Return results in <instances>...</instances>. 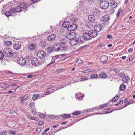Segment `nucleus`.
<instances>
[{
	"label": "nucleus",
	"instance_id": "35",
	"mask_svg": "<svg viewBox=\"0 0 135 135\" xmlns=\"http://www.w3.org/2000/svg\"><path fill=\"white\" fill-rule=\"evenodd\" d=\"M81 113V111H75L73 112L72 113V114L73 115H78L79 114H80Z\"/></svg>",
	"mask_w": 135,
	"mask_h": 135
},
{
	"label": "nucleus",
	"instance_id": "62",
	"mask_svg": "<svg viewBox=\"0 0 135 135\" xmlns=\"http://www.w3.org/2000/svg\"><path fill=\"white\" fill-rule=\"evenodd\" d=\"M41 130V129L40 128H37L36 130V131L38 132H39Z\"/></svg>",
	"mask_w": 135,
	"mask_h": 135
},
{
	"label": "nucleus",
	"instance_id": "61",
	"mask_svg": "<svg viewBox=\"0 0 135 135\" xmlns=\"http://www.w3.org/2000/svg\"><path fill=\"white\" fill-rule=\"evenodd\" d=\"M34 103L33 102H31L30 103L29 105L30 107H32Z\"/></svg>",
	"mask_w": 135,
	"mask_h": 135
},
{
	"label": "nucleus",
	"instance_id": "12",
	"mask_svg": "<svg viewBox=\"0 0 135 135\" xmlns=\"http://www.w3.org/2000/svg\"><path fill=\"white\" fill-rule=\"evenodd\" d=\"M107 56L105 55L103 56L100 58V60L103 64H104L108 60Z\"/></svg>",
	"mask_w": 135,
	"mask_h": 135
},
{
	"label": "nucleus",
	"instance_id": "9",
	"mask_svg": "<svg viewBox=\"0 0 135 135\" xmlns=\"http://www.w3.org/2000/svg\"><path fill=\"white\" fill-rule=\"evenodd\" d=\"M122 81L125 83H127L130 80V77L127 75L123 76L122 78Z\"/></svg>",
	"mask_w": 135,
	"mask_h": 135
},
{
	"label": "nucleus",
	"instance_id": "21",
	"mask_svg": "<svg viewBox=\"0 0 135 135\" xmlns=\"http://www.w3.org/2000/svg\"><path fill=\"white\" fill-rule=\"evenodd\" d=\"M78 42L76 39H73L70 41V43L71 46H73L77 44Z\"/></svg>",
	"mask_w": 135,
	"mask_h": 135
},
{
	"label": "nucleus",
	"instance_id": "64",
	"mask_svg": "<svg viewBox=\"0 0 135 135\" xmlns=\"http://www.w3.org/2000/svg\"><path fill=\"white\" fill-rule=\"evenodd\" d=\"M15 112V111L12 110H10L9 113L11 114H12L13 113Z\"/></svg>",
	"mask_w": 135,
	"mask_h": 135
},
{
	"label": "nucleus",
	"instance_id": "27",
	"mask_svg": "<svg viewBox=\"0 0 135 135\" xmlns=\"http://www.w3.org/2000/svg\"><path fill=\"white\" fill-rule=\"evenodd\" d=\"M10 12L11 15L15 14L16 12L15 8H11L10 9Z\"/></svg>",
	"mask_w": 135,
	"mask_h": 135
},
{
	"label": "nucleus",
	"instance_id": "55",
	"mask_svg": "<svg viewBox=\"0 0 135 135\" xmlns=\"http://www.w3.org/2000/svg\"><path fill=\"white\" fill-rule=\"evenodd\" d=\"M10 132L12 134H15V133L14 131H10Z\"/></svg>",
	"mask_w": 135,
	"mask_h": 135
},
{
	"label": "nucleus",
	"instance_id": "20",
	"mask_svg": "<svg viewBox=\"0 0 135 135\" xmlns=\"http://www.w3.org/2000/svg\"><path fill=\"white\" fill-rule=\"evenodd\" d=\"M94 29L96 32H99L101 29V26L99 25H96L94 27Z\"/></svg>",
	"mask_w": 135,
	"mask_h": 135
},
{
	"label": "nucleus",
	"instance_id": "26",
	"mask_svg": "<svg viewBox=\"0 0 135 135\" xmlns=\"http://www.w3.org/2000/svg\"><path fill=\"white\" fill-rule=\"evenodd\" d=\"M85 35H86V36L87 38H90L89 39V40L91 39L92 37H96L97 34H95L94 35H93V34H85Z\"/></svg>",
	"mask_w": 135,
	"mask_h": 135
},
{
	"label": "nucleus",
	"instance_id": "63",
	"mask_svg": "<svg viewBox=\"0 0 135 135\" xmlns=\"http://www.w3.org/2000/svg\"><path fill=\"white\" fill-rule=\"evenodd\" d=\"M67 123V122L66 121H64L62 122L61 123V124L62 125H65Z\"/></svg>",
	"mask_w": 135,
	"mask_h": 135
},
{
	"label": "nucleus",
	"instance_id": "33",
	"mask_svg": "<svg viewBox=\"0 0 135 135\" xmlns=\"http://www.w3.org/2000/svg\"><path fill=\"white\" fill-rule=\"evenodd\" d=\"M90 76L91 78H95L98 77V75L96 74H92L90 75Z\"/></svg>",
	"mask_w": 135,
	"mask_h": 135
},
{
	"label": "nucleus",
	"instance_id": "17",
	"mask_svg": "<svg viewBox=\"0 0 135 135\" xmlns=\"http://www.w3.org/2000/svg\"><path fill=\"white\" fill-rule=\"evenodd\" d=\"M56 37L55 34H50L48 37L47 39L49 41H50L54 40Z\"/></svg>",
	"mask_w": 135,
	"mask_h": 135
},
{
	"label": "nucleus",
	"instance_id": "34",
	"mask_svg": "<svg viewBox=\"0 0 135 135\" xmlns=\"http://www.w3.org/2000/svg\"><path fill=\"white\" fill-rule=\"evenodd\" d=\"M77 20V19L75 17H73L71 18V20L73 23V24H74V23H75Z\"/></svg>",
	"mask_w": 135,
	"mask_h": 135
},
{
	"label": "nucleus",
	"instance_id": "51",
	"mask_svg": "<svg viewBox=\"0 0 135 135\" xmlns=\"http://www.w3.org/2000/svg\"><path fill=\"white\" fill-rule=\"evenodd\" d=\"M49 128L45 129L42 133V134L43 135L44 134H45L46 132H47L48 131H49Z\"/></svg>",
	"mask_w": 135,
	"mask_h": 135
},
{
	"label": "nucleus",
	"instance_id": "2",
	"mask_svg": "<svg viewBox=\"0 0 135 135\" xmlns=\"http://www.w3.org/2000/svg\"><path fill=\"white\" fill-rule=\"evenodd\" d=\"M12 51L9 49H5L4 50L3 53L4 56L9 57L11 56Z\"/></svg>",
	"mask_w": 135,
	"mask_h": 135
},
{
	"label": "nucleus",
	"instance_id": "50",
	"mask_svg": "<svg viewBox=\"0 0 135 135\" xmlns=\"http://www.w3.org/2000/svg\"><path fill=\"white\" fill-rule=\"evenodd\" d=\"M93 70H84V71H83L81 72L83 73H85L86 72H89L90 71H93Z\"/></svg>",
	"mask_w": 135,
	"mask_h": 135
},
{
	"label": "nucleus",
	"instance_id": "13",
	"mask_svg": "<svg viewBox=\"0 0 135 135\" xmlns=\"http://www.w3.org/2000/svg\"><path fill=\"white\" fill-rule=\"evenodd\" d=\"M47 45L46 42L44 40H42L40 42L39 45L42 48H44Z\"/></svg>",
	"mask_w": 135,
	"mask_h": 135
},
{
	"label": "nucleus",
	"instance_id": "58",
	"mask_svg": "<svg viewBox=\"0 0 135 135\" xmlns=\"http://www.w3.org/2000/svg\"><path fill=\"white\" fill-rule=\"evenodd\" d=\"M133 51V49L132 48H130L128 50V52L129 53L132 52Z\"/></svg>",
	"mask_w": 135,
	"mask_h": 135
},
{
	"label": "nucleus",
	"instance_id": "5",
	"mask_svg": "<svg viewBox=\"0 0 135 135\" xmlns=\"http://www.w3.org/2000/svg\"><path fill=\"white\" fill-rule=\"evenodd\" d=\"M46 53L44 51L41 50L39 51L37 54V56L40 59H42L45 56Z\"/></svg>",
	"mask_w": 135,
	"mask_h": 135
},
{
	"label": "nucleus",
	"instance_id": "42",
	"mask_svg": "<svg viewBox=\"0 0 135 135\" xmlns=\"http://www.w3.org/2000/svg\"><path fill=\"white\" fill-rule=\"evenodd\" d=\"M66 40L64 38L61 39L60 41V42L62 44H64L66 43Z\"/></svg>",
	"mask_w": 135,
	"mask_h": 135
},
{
	"label": "nucleus",
	"instance_id": "53",
	"mask_svg": "<svg viewBox=\"0 0 135 135\" xmlns=\"http://www.w3.org/2000/svg\"><path fill=\"white\" fill-rule=\"evenodd\" d=\"M124 75V74L123 73H119V76L121 77H122Z\"/></svg>",
	"mask_w": 135,
	"mask_h": 135
},
{
	"label": "nucleus",
	"instance_id": "10",
	"mask_svg": "<svg viewBox=\"0 0 135 135\" xmlns=\"http://www.w3.org/2000/svg\"><path fill=\"white\" fill-rule=\"evenodd\" d=\"M67 85H65L64 86H62V87H60L59 88H56V90H55V89H54V90H53L52 91V90H49L48 91H47L46 92H45L44 93V94L45 95H47L50 94H51V93H53V92H54V91H55V90H57L59 89H60L62 88H63L64 86H66Z\"/></svg>",
	"mask_w": 135,
	"mask_h": 135
},
{
	"label": "nucleus",
	"instance_id": "56",
	"mask_svg": "<svg viewBox=\"0 0 135 135\" xmlns=\"http://www.w3.org/2000/svg\"><path fill=\"white\" fill-rule=\"evenodd\" d=\"M86 26L88 28H91L92 27V26L91 24H90V25H86Z\"/></svg>",
	"mask_w": 135,
	"mask_h": 135
},
{
	"label": "nucleus",
	"instance_id": "8",
	"mask_svg": "<svg viewBox=\"0 0 135 135\" xmlns=\"http://www.w3.org/2000/svg\"><path fill=\"white\" fill-rule=\"evenodd\" d=\"M84 34H83L84 35ZM86 36L83 35V36H80L78 38V41L79 42H83L85 40H89L90 38H87Z\"/></svg>",
	"mask_w": 135,
	"mask_h": 135
},
{
	"label": "nucleus",
	"instance_id": "29",
	"mask_svg": "<svg viewBox=\"0 0 135 135\" xmlns=\"http://www.w3.org/2000/svg\"><path fill=\"white\" fill-rule=\"evenodd\" d=\"M116 71L117 70L116 69L111 70L110 71V75H112L113 74L114 75L115 74L117 73Z\"/></svg>",
	"mask_w": 135,
	"mask_h": 135
},
{
	"label": "nucleus",
	"instance_id": "37",
	"mask_svg": "<svg viewBox=\"0 0 135 135\" xmlns=\"http://www.w3.org/2000/svg\"><path fill=\"white\" fill-rule=\"evenodd\" d=\"M118 99V97L117 95L115 96L111 100V101L112 102H115Z\"/></svg>",
	"mask_w": 135,
	"mask_h": 135
},
{
	"label": "nucleus",
	"instance_id": "11",
	"mask_svg": "<svg viewBox=\"0 0 135 135\" xmlns=\"http://www.w3.org/2000/svg\"><path fill=\"white\" fill-rule=\"evenodd\" d=\"M88 18L89 21L92 23L94 22L96 20L95 17L93 15H89Z\"/></svg>",
	"mask_w": 135,
	"mask_h": 135
},
{
	"label": "nucleus",
	"instance_id": "15",
	"mask_svg": "<svg viewBox=\"0 0 135 135\" xmlns=\"http://www.w3.org/2000/svg\"><path fill=\"white\" fill-rule=\"evenodd\" d=\"M66 36L68 39L72 40L76 37V34H67Z\"/></svg>",
	"mask_w": 135,
	"mask_h": 135
},
{
	"label": "nucleus",
	"instance_id": "4",
	"mask_svg": "<svg viewBox=\"0 0 135 135\" xmlns=\"http://www.w3.org/2000/svg\"><path fill=\"white\" fill-rule=\"evenodd\" d=\"M31 63L34 66H37L39 64V61L37 58L33 57L31 59Z\"/></svg>",
	"mask_w": 135,
	"mask_h": 135
},
{
	"label": "nucleus",
	"instance_id": "36",
	"mask_svg": "<svg viewBox=\"0 0 135 135\" xmlns=\"http://www.w3.org/2000/svg\"><path fill=\"white\" fill-rule=\"evenodd\" d=\"M39 97V95L38 94H35L33 96L32 99L33 100H35L37 99Z\"/></svg>",
	"mask_w": 135,
	"mask_h": 135
},
{
	"label": "nucleus",
	"instance_id": "47",
	"mask_svg": "<svg viewBox=\"0 0 135 135\" xmlns=\"http://www.w3.org/2000/svg\"><path fill=\"white\" fill-rule=\"evenodd\" d=\"M5 15L8 17L11 15V14L10 12H7L5 13Z\"/></svg>",
	"mask_w": 135,
	"mask_h": 135
},
{
	"label": "nucleus",
	"instance_id": "43",
	"mask_svg": "<svg viewBox=\"0 0 135 135\" xmlns=\"http://www.w3.org/2000/svg\"><path fill=\"white\" fill-rule=\"evenodd\" d=\"M38 116L42 118H44L45 117V115L42 113H40L38 115Z\"/></svg>",
	"mask_w": 135,
	"mask_h": 135
},
{
	"label": "nucleus",
	"instance_id": "38",
	"mask_svg": "<svg viewBox=\"0 0 135 135\" xmlns=\"http://www.w3.org/2000/svg\"><path fill=\"white\" fill-rule=\"evenodd\" d=\"M53 50L52 48L51 47H49L47 49V51L49 53H51Z\"/></svg>",
	"mask_w": 135,
	"mask_h": 135
},
{
	"label": "nucleus",
	"instance_id": "1",
	"mask_svg": "<svg viewBox=\"0 0 135 135\" xmlns=\"http://www.w3.org/2000/svg\"><path fill=\"white\" fill-rule=\"evenodd\" d=\"M27 6V5L25 3H23L20 5V6H17L15 8L16 12H20L22 10L24 9Z\"/></svg>",
	"mask_w": 135,
	"mask_h": 135
},
{
	"label": "nucleus",
	"instance_id": "60",
	"mask_svg": "<svg viewBox=\"0 0 135 135\" xmlns=\"http://www.w3.org/2000/svg\"><path fill=\"white\" fill-rule=\"evenodd\" d=\"M44 123L42 121H40L38 123V125H42Z\"/></svg>",
	"mask_w": 135,
	"mask_h": 135
},
{
	"label": "nucleus",
	"instance_id": "44",
	"mask_svg": "<svg viewBox=\"0 0 135 135\" xmlns=\"http://www.w3.org/2000/svg\"><path fill=\"white\" fill-rule=\"evenodd\" d=\"M76 62L78 63L79 64H82L83 63V61L82 60L80 59H78Z\"/></svg>",
	"mask_w": 135,
	"mask_h": 135
},
{
	"label": "nucleus",
	"instance_id": "41",
	"mask_svg": "<svg viewBox=\"0 0 135 135\" xmlns=\"http://www.w3.org/2000/svg\"><path fill=\"white\" fill-rule=\"evenodd\" d=\"M28 97V95H26L25 96L22 97L21 100V101L23 102V101L25 100L26 99H27Z\"/></svg>",
	"mask_w": 135,
	"mask_h": 135
},
{
	"label": "nucleus",
	"instance_id": "25",
	"mask_svg": "<svg viewBox=\"0 0 135 135\" xmlns=\"http://www.w3.org/2000/svg\"><path fill=\"white\" fill-rule=\"evenodd\" d=\"M92 13L94 15H99V11L98 9H95L93 10Z\"/></svg>",
	"mask_w": 135,
	"mask_h": 135
},
{
	"label": "nucleus",
	"instance_id": "32",
	"mask_svg": "<svg viewBox=\"0 0 135 135\" xmlns=\"http://www.w3.org/2000/svg\"><path fill=\"white\" fill-rule=\"evenodd\" d=\"M67 50L66 47L64 46H61L60 45V47L59 51H65Z\"/></svg>",
	"mask_w": 135,
	"mask_h": 135
},
{
	"label": "nucleus",
	"instance_id": "46",
	"mask_svg": "<svg viewBox=\"0 0 135 135\" xmlns=\"http://www.w3.org/2000/svg\"><path fill=\"white\" fill-rule=\"evenodd\" d=\"M2 87L6 89L7 88L9 87V86L8 84H7L3 85Z\"/></svg>",
	"mask_w": 135,
	"mask_h": 135
},
{
	"label": "nucleus",
	"instance_id": "14",
	"mask_svg": "<svg viewBox=\"0 0 135 135\" xmlns=\"http://www.w3.org/2000/svg\"><path fill=\"white\" fill-rule=\"evenodd\" d=\"M60 45L59 43H57L54 45V49L56 51H59Z\"/></svg>",
	"mask_w": 135,
	"mask_h": 135
},
{
	"label": "nucleus",
	"instance_id": "28",
	"mask_svg": "<svg viewBox=\"0 0 135 135\" xmlns=\"http://www.w3.org/2000/svg\"><path fill=\"white\" fill-rule=\"evenodd\" d=\"M110 3L111 4L112 7L113 8H115L117 6V3L114 1H111Z\"/></svg>",
	"mask_w": 135,
	"mask_h": 135
},
{
	"label": "nucleus",
	"instance_id": "48",
	"mask_svg": "<svg viewBox=\"0 0 135 135\" xmlns=\"http://www.w3.org/2000/svg\"><path fill=\"white\" fill-rule=\"evenodd\" d=\"M108 105V104L107 103L104 104H102L100 106V108H104L106 106H107Z\"/></svg>",
	"mask_w": 135,
	"mask_h": 135
},
{
	"label": "nucleus",
	"instance_id": "16",
	"mask_svg": "<svg viewBox=\"0 0 135 135\" xmlns=\"http://www.w3.org/2000/svg\"><path fill=\"white\" fill-rule=\"evenodd\" d=\"M28 48L31 50H34L36 48V45L34 44H31L28 46Z\"/></svg>",
	"mask_w": 135,
	"mask_h": 135
},
{
	"label": "nucleus",
	"instance_id": "6",
	"mask_svg": "<svg viewBox=\"0 0 135 135\" xmlns=\"http://www.w3.org/2000/svg\"><path fill=\"white\" fill-rule=\"evenodd\" d=\"M77 26L76 25L73 24L68 26V30L69 31H74L77 29Z\"/></svg>",
	"mask_w": 135,
	"mask_h": 135
},
{
	"label": "nucleus",
	"instance_id": "22",
	"mask_svg": "<svg viewBox=\"0 0 135 135\" xmlns=\"http://www.w3.org/2000/svg\"><path fill=\"white\" fill-rule=\"evenodd\" d=\"M69 25V22L68 21H65L62 24V27L65 28L68 27Z\"/></svg>",
	"mask_w": 135,
	"mask_h": 135
},
{
	"label": "nucleus",
	"instance_id": "3",
	"mask_svg": "<svg viewBox=\"0 0 135 135\" xmlns=\"http://www.w3.org/2000/svg\"><path fill=\"white\" fill-rule=\"evenodd\" d=\"M109 5L108 2L106 1H102L100 4V7L101 8L103 9H106Z\"/></svg>",
	"mask_w": 135,
	"mask_h": 135
},
{
	"label": "nucleus",
	"instance_id": "18",
	"mask_svg": "<svg viewBox=\"0 0 135 135\" xmlns=\"http://www.w3.org/2000/svg\"><path fill=\"white\" fill-rule=\"evenodd\" d=\"M109 16L108 15H105L103 16V21L107 22L110 19Z\"/></svg>",
	"mask_w": 135,
	"mask_h": 135
},
{
	"label": "nucleus",
	"instance_id": "39",
	"mask_svg": "<svg viewBox=\"0 0 135 135\" xmlns=\"http://www.w3.org/2000/svg\"><path fill=\"white\" fill-rule=\"evenodd\" d=\"M5 44L7 46H9L12 44V43L11 41H7L5 42Z\"/></svg>",
	"mask_w": 135,
	"mask_h": 135
},
{
	"label": "nucleus",
	"instance_id": "49",
	"mask_svg": "<svg viewBox=\"0 0 135 135\" xmlns=\"http://www.w3.org/2000/svg\"><path fill=\"white\" fill-rule=\"evenodd\" d=\"M4 57L3 54L0 51V59H2Z\"/></svg>",
	"mask_w": 135,
	"mask_h": 135
},
{
	"label": "nucleus",
	"instance_id": "19",
	"mask_svg": "<svg viewBox=\"0 0 135 135\" xmlns=\"http://www.w3.org/2000/svg\"><path fill=\"white\" fill-rule=\"evenodd\" d=\"M21 47V44L19 43L14 44L13 45L14 48L17 50L20 49Z\"/></svg>",
	"mask_w": 135,
	"mask_h": 135
},
{
	"label": "nucleus",
	"instance_id": "40",
	"mask_svg": "<svg viewBox=\"0 0 135 135\" xmlns=\"http://www.w3.org/2000/svg\"><path fill=\"white\" fill-rule=\"evenodd\" d=\"M89 31L88 32H85L83 34H95V33H96V32H95V31L93 30H89Z\"/></svg>",
	"mask_w": 135,
	"mask_h": 135
},
{
	"label": "nucleus",
	"instance_id": "23",
	"mask_svg": "<svg viewBox=\"0 0 135 135\" xmlns=\"http://www.w3.org/2000/svg\"><path fill=\"white\" fill-rule=\"evenodd\" d=\"M126 86L124 83H122L119 87V89L120 90L123 91L126 88Z\"/></svg>",
	"mask_w": 135,
	"mask_h": 135
},
{
	"label": "nucleus",
	"instance_id": "31",
	"mask_svg": "<svg viewBox=\"0 0 135 135\" xmlns=\"http://www.w3.org/2000/svg\"><path fill=\"white\" fill-rule=\"evenodd\" d=\"M62 117L64 119H68L71 117V115L69 114H65L62 116Z\"/></svg>",
	"mask_w": 135,
	"mask_h": 135
},
{
	"label": "nucleus",
	"instance_id": "24",
	"mask_svg": "<svg viewBox=\"0 0 135 135\" xmlns=\"http://www.w3.org/2000/svg\"><path fill=\"white\" fill-rule=\"evenodd\" d=\"M100 77L102 78H105L107 76V75L105 73L102 72L100 73L99 74Z\"/></svg>",
	"mask_w": 135,
	"mask_h": 135
},
{
	"label": "nucleus",
	"instance_id": "52",
	"mask_svg": "<svg viewBox=\"0 0 135 135\" xmlns=\"http://www.w3.org/2000/svg\"><path fill=\"white\" fill-rule=\"evenodd\" d=\"M123 10V9L122 7H120L119 10V15L120 13H121Z\"/></svg>",
	"mask_w": 135,
	"mask_h": 135
},
{
	"label": "nucleus",
	"instance_id": "30",
	"mask_svg": "<svg viewBox=\"0 0 135 135\" xmlns=\"http://www.w3.org/2000/svg\"><path fill=\"white\" fill-rule=\"evenodd\" d=\"M89 79L88 77H84L79 79V80L77 81H84L86 80Z\"/></svg>",
	"mask_w": 135,
	"mask_h": 135
},
{
	"label": "nucleus",
	"instance_id": "57",
	"mask_svg": "<svg viewBox=\"0 0 135 135\" xmlns=\"http://www.w3.org/2000/svg\"><path fill=\"white\" fill-rule=\"evenodd\" d=\"M107 37L109 39L112 38V36L109 34H108V35H107Z\"/></svg>",
	"mask_w": 135,
	"mask_h": 135
},
{
	"label": "nucleus",
	"instance_id": "54",
	"mask_svg": "<svg viewBox=\"0 0 135 135\" xmlns=\"http://www.w3.org/2000/svg\"><path fill=\"white\" fill-rule=\"evenodd\" d=\"M30 119L35 120L36 121H38V119H37L36 118H33V117H30Z\"/></svg>",
	"mask_w": 135,
	"mask_h": 135
},
{
	"label": "nucleus",
	"instance_id": "59",
	"mask_svg": "<svg viewBox=\"0 0 135 135\" xmlns=\"http://www.w3.org/2000/svg\"><path fill=\"white\" fill-rule=\"evenodd\" d=\"M83 96H80L79 97H78V99L79 100H81V99H83Z\"/></svg>",
	"mask_w": 135,
	"mask_h": 135
},
{
	"label": "nucleus",
	"instance_id": "45",
	"mask_svg": "<svg viewBox=\"0 0 135 135\" xmlns=\"http://www.w3.org/2000/svg\"><path fill=\"white\" fill-rule=\"evenodd\" d=\"M7 133L4 131H2L0 132V135H7Z\"/></svg>",
	"mask_w": 135,
	"mask_h": 135
},
{
	"label": "nucleus",
	"instance_id": "7",
	"mask_svg": "<svg viewBox=\"0 0 135 135\" xmlns=\"http://www.w3.org/2000/svg\"><path fill=\"white\" fill-rule=\"evenodd\" d=\"M17 62L20 65L23 66L25 65L26 60L24 58L20 57L18 59Z\"/></svg>",
	"mask_w": 135,
	"mask_h": 135
}]
</instances>
